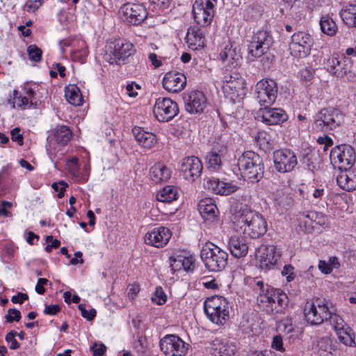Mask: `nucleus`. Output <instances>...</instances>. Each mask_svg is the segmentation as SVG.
Wrapping results in <instances>:
<instances>
[{"label":"nucleus","instance_id":"45","mask_svg":"<svg viewBox=\"0 0 356 356\" xmlns=\"http://www.w3.org/2000/svg\"><path fill=\"white\" fill-rule=\"evenodd\" d=\"M27 52L30 60L35 62H39L41 60L42 50L36 45L32 44L29 46L27 48Z\"/></svg>","mask_w":356,"mask_h":356},{"label":"nucleus","instance_id":"37","mask_svg":"<svg viewBox=\"0 0 356 356\" xmlns=\"http://www.w3.org/2000/svg\"><path fill=\"white\" fill-rule=\"evenodd\" d=\"M72 131L68 127L65 125L57 126L51 131V140H54L57 143L65 145L72 138Z\"/></svg>","mask_w":356,"mask_h":356},{"label":"nucleus","instance_id":"38","mask_svg":"<svg viewBox=\"0 0 356 356\" xmlns=\"http://www.w3.org/2000/svg\"><path fill=\"white\" fill-rule=\"evenodd\" d=\"M339 15L343 23L349 28H356V4L344 6Z\"/></svg>","mask_w":356,"mask_h":356},{"label":"nucleus","instance_id":"26","mask_svg":"<svg viewBox=\"0 0 356 356\" xmlns=\"http://www.w3.org/2000/svg\"><path fill=\"white\" fill-rule=\"evenodd\" d=\"M186 42L188 47L192 50L202 49L205 42L204 31L198 26L190 27L186 36Z\"/></svg>","mask_w":356,"mask_h":356},{"label":"nucleus","instance_id":"47","mask_svg":"<svg viewBox=\"0 0 356 356\" xmlns=\"http://www.w3.org/2000/svg\"><path fill=\"white\" fill-rule=\"evenodd\" d=\"M305 218H308L312 222H316L319 225H325L327 221V218L321 213L316 211H309L306 215H304Z\"/></svg>","mask_w":356,"mask_h":356},{"label":"nucleus","instance_id":"40","mask_svg":"<svg viewBox=\"0 0 356 356\" xmlns=\"http://www.w3.org/2000/svg\"><path fill=\"white\" fill-rule=\"evenodd\" d=\"M321 31L329 36H333L336 34L338 27L335 22L329 15L321 17L320 20Z\"/></svg>","mask_w":356,"mask_h":356},{"label":"nucleus","instance_id":"17","mask_svg":"<svg viewBox=\"0 0 356 356\" xmlns=\"http://www.w3.org/2000/svg\"><path fill=\"white\" fill-rule=\"evenodd\" d=\"M163 353L169 356L184 355L188 350V344L175 335H167L160 341Z\"/></svg>","mask_w":356,"mask_h":356},{"label":"nucleus","instance_id":"7","mask_svg":"<svg viewBox=\"0 0 356 356\" xmlns=\"http://www.w3.org/2000/svg\"><path fill=\"white\" fill-rule=\"evenodd\" d=\"M133 44L123 39L110 42L106 47L104 58L110 64L120 65L133 53Z\"/></svg>","mask_w":356,"mask_h":356},{"label":"nucleus","instance_id":"42","mask_svg":"<svg viewBox=\"0 0 356 356\" xmlns=\"http://www.w3.org/2000/svg\"><path fill=\"white\" fill-rule=\"evenodd\" d=\"M224 154H221L217 150L213 149V150L207 155L206 159L208 168L213 170H219L222 164L221 157Z\"/></svg>","mask_w":356,"mask_h":356},{"label":"nucleus","instance_id":"44","mask_svg":"<svg viewBox=\"0 0 356 356\" xmlns=\"http://www.w3.org/2000/svg\"><path fill=\"white\" fill-rule=\"evenodd\" d=\"M261 15V10L257 6H248L243 10V17L247 21H256Z\"/></svg>","mask_w":356,"mask_h":356},{"label":"nucleus","instance_id":"32","mask_svg":"<svg viewBox=\"0 0 356 356\" xmlns=\"http://www.w3.org/2000/svg\"><path fill=\"white\" fill-rule=\"evenodd\" d=\"M171 176V171L162 163H156L149 171L150 179L156 184L168 181Z\"/></svg>","mask_w":356,"mask_h":356},{"label":"nucleus","instance_id":"52","mask_svg":"<svg viewBox=\"0 0 356 356\" xmlns=\"http://www.w3.org/2000/svg\"><path fill=\"white\" fill-rule=\"evenodd\" d=\"M153 302L161 305L166 302V296L161 287H156L154 296L152 298Z\"/></svg>","mask_w":356,"mask_h":356},{"label":"nucleus","instance_id":"30","mask_svg":"<svg viewBox=\"0 0 356 356\" xmlns=\"http://www.w3.org/2000/svg\"><path fill=\"white\" fill-rule=\"evenodd\" d=\"M229 248L231 254L237 258L245 257L248 251V245L245 236L233 235L229 241Z\"/></svg>","mask_w":356,"mask_h":356},{"label":"nucleus","instance_id":"19","mask_svg":"<svg viewBox=\"0 0 356 356\" xmlns=\"http://www.w3.org/2000/svg\"><path fill=\"white\" fill-rule=\"evenodd\" d=\"M186 111L191 114L202 113L207 106L204 94L199 90H193L184 97Z\"/></svg>","mask_w":356,"mask_h":356},{"label":"nucleus","instance_id":"4","mask_svg":"<svg viewBox=\"0 0 356 356\" xmlns=\"http://www.w3.org/2000/svg\"><path fill=\"white\" fill-rule=\"evenodd\" d=\"M287 303L286 295L280 290L267 291L266 293H259L257 296L259 308L268 314L282 312Z\"/></svg>","mask_w":356,"mask_h":356},{"label":"nucleus","instance_id":"22","mask_svg":"<svg viewBox=\"0 0 356 356\" xmlns=\"http://www.w3.org/2000/svg\"><path fill=\"white\" fill-rule=\"evenodd\" d=\"M163 87L169 92L177 93L181 91L186 84V76L179 72H167L162 81Z\"/></svg>","mask_w":356,"mask_h":356},{"label":"nucleus","instance_id":"21","mask_svg":"<svg viewBox=\"0 0 356 356\" xmlns=\"http://www.w3.org/2000/svg\"><path fill=\"white\" fill-rule=\"evenodd\" d=\"M171 238V232L167 227H159L154 228L146 233L144 237L147 245L161 248L165 245Z\"/></svg>","mask_w":356,"mask_h":356},{"label":"nucleus","instance_id":"51","mask_svg":"<svg viewBox=\"0 0 356 356\" xmlns=\"http://www.w3.org/2000/svg\"><path fill=\"white\" fill-rule=\"evenodd\" d=\"M13 96L14 99H15V102L13 103V107L15 106V104H17V106L19 108L25 107L26 106H28L30 104V99L26 96H18V92L17 90L13 91Z\"/></svg>","mask_w":356,"mask_h":356},{"label":"nucleus","instance_id":"54","mask_svg":"<svg viewBox=\"0 0 356 356\" xmlns=\"http://www.w3.org/2000/svg\"><path fill=\"white\" fill-rule=\"evenodd\" d=\"M21 318V313L16 309H9L8 314L6 316V319L8 323H13L14 321L18 322Z\"/></svg>","mask_w":356,"mask_h":356},{"label":"nucleus","instance_id":"41","mask_svg":"<svg viewBox=\"0 0 356 356\" xmlns=\"http://www.w3.org/2000/svg\"><path fill=\"white\" fill-rule=\"evenodd\" d=\"M177 197V191L172 186H167L158 192L156 199L162 202H172Z\"/></svg>","mask_w":356,"mask_h":356},{"label":"nucleus","instance_id":"50","mask_svg":"<svg viewBox=\"0 0 356 356\" xmlns=\"http://www.w3.org/2000/svg\"><path fill=\"white\" fill-rule=\"evenodd\" d=\"M220 184L221 181L218 179L213 178L207 179L204 185L206 188L216 194H219L218 191H220Z\"/></svg>","mask_w":356,"mask_h":356},{"label":"nucleus","instance_id":"29","mask_svg":"<svg viewBox=\"0 0 356 356\" xmlns=\"http://www.w3.org/2000/svg\"><path fill=\"white\" fill-rule=\"evenodd\" d=\"M198 211L203 219L209 222H214L217 219L218 208L211 198L201 200L198 203Z\"/></svg>","mask_w":356,"mask_h":356},{"label":"nucleus","instance_id":"46","mask_svg":"<svg viewBox=\"0 0 356 356\" xmlns=\"http://www.w3.org/2000/svg\"><path fill=\"white\" fill-rule=\"evenodd\" d=\"M238 188V186L235 184L221 181L220 191H218V193L219 195H229L236 191Z\"/></svg>","mask_w":356,"mask_h":356},{"label":"nucleus","instance_id":"3","mask_svg":"<svg viewBox=\"0 0 356 356\" xmlns=\"http://www.w3.org/2000/svg\"><path fill=\"white\" fill-rule=\"evenodd\" d=\"M201 258L209 271L218 272L227 266L228 254L218 246L210 243L202 248Z\"/></svg>","mask_w":356,"mask_h":356},{"label":"nucleus","instance_id":"10","mask_svg":"<svg viewBox=\"0 0 356 356\" xmlns=\"http://www.w3.org/2000/svg\"><path fill=\"white\" fill-rule=\"evenodd\" d=\"M277 86L271 79H263L255 86L256 99L261 106H269L275 102L277 96Z\"/></svg>","mask_w":356,"mask_h":356},{"label":"nucleus","instance_id":"24","mask_svg":"<svg viewBox=\"0 0 356 356\" xmlns=\"http://www.w3.org/2000/svg\"><path fill=\"white\" fill-rule=\"evenodd\" d=\"M218 307V312L223 315H229V303L227 300L219 296L208 298L204 304V309L207 316H213L214 309Z\"/></svg>","mask_w":356,"mask_h":356},{"label":"nucleus","instance_id":"31","mask_svg":"<svg viewBox=\"0 0 356 356\" xmlns=\"http://www.w3.org/2000/svg\"><path fill=\"white\" fill-rule=\"evenodd\" d=\"M195 259L193 255L184 252L171 258L170 266L174 270L183 268L185 271H192L195 268Z\"/></svg>","mask_w":356,"mask_h":356},{"label":"nucleus","instance_id":"5","mask_svg":"<svg viewBox=\"0 0 356 356\" xmlns=\"http://www.w3.org/2000/svg\"><path fill=\"white\" fill-rule=\"evenodd\" d=\"M344 120L343 113L335 108L321 109L316 115L314 128L321 131H328L339 128Z\"/></svg>","mask_w":356,"mask_h":356},{"label":"nucleus","instance_id":"18","mask_svg":"<svg viewBox=\"0 0 356 356\" xmlns=\"http://www.w3.org/2000/svg\"><path fill=\"white\" fill-rule=\"evenodd\" d=\"M327 70L337 77H343L351 72L352 63L346 56L332 55L325 63Z\"/></svg>","mask_w":356,"mask_h":356},{"label":"nucleus","instance_id":"12","mask_svg":"<svg viewBox=\"0 0 356 356\" xmlns=\"http://www.w3.org/2000/svg\"><path fill=\"white\" fill-rule=\"evenodd\" d=\"M273 43L272 35L266 30H260L254 33L249 45V54L259 58L264 55Z\"/></svg>","mask_w":356,"mask_h":356},{"label":"nucleus","instance_id":"27","mask_svg":"<svg viewBox=\"0 0 356 356\" xmlns=\"http://www.w3.org/2000/svg\"><path fill=\"white\" fill-rule=\"evenodd\" d=\"M236 347L226 339L216 338L212 342L211 353L213 356H232Z\"/></svg>","mask_w":356,"mask_h":356},{"label":"nucleus","instance_id":"64","mask_svg":"<svg viewBox=\"0 0 356 356\" xmlns=\"http://www.w3.org/2000/svg\"><path fill=\"white\" fill-rule=\"evenodd\" d=\"M92 349L93 350V356H102L106 350V347L104 344H94Z\"/></svg>","mask_w":356,"mask_h":356},{"label":"nucleus","instance_id":"15","mask_svg":"<svg viewBox=\"0 0 356 356\" xmlns=\"http://www.w3.org/2000/svg\"><path fill=\"white\" fill-rule=\"evenodd\" d=\"M338 335L339 339L345 345L351 346L355 344L354 334L348 327H346L344 321L341 316L330 311L327 320Z\"/></svg>","mask_w":356,"mask_h":356},{"label":"nucleus","instance_id":"36","mask_svg":"<svg viewBox=\"0 0 356 356\" xmlns=\"http://www.w3.org/2000/svg\"><path fill=\"white\" fill-rule=\"evenodd\" d=\"M301 161L309 170L312 172L318 170L321 167L320 154L315 150H306Z\"/></svg>","mask_w":356,"mask_h":356},{"label":"nucleus","instance_id":"25","mask_svg":"<svg viewBox=\"0 0 356 356\" xmlns=\"http://www.w3.org/2000/svg\"><path fill=\"white\" fill-rule=\"evenodd\" d=\"M261 111V121L266 124L273 125L280 124L287 120V115L284 110L279 108L264 106Z\"/></svg>","mask_w":356,"mask_h":356},{"label":"nucleus","instance_id":"9","mask_svg":"<svg viewBox=\"0 0 356 356\" xmlns=\"http://www.w3.org/2000/svg\"><path fill=\"white\" fill-rule=\"evenodd\" d=\"M314 41L307 33L298 31L292 35L289 43V51L292 56L303 58L310 54Z\"/></svg>","mask_w":356,"mask_h":356},{"label":"nucleus","instance_id":"57","mask_svg":"<svg viewBox=\"0 0 356 356\" xmlns=\"http://www.w3.org/2000/svg\"><path fill=\"white\" fill-rule=\"evenodd\" d=\"M46 242L48 243L45 247V250L47 252H50L52 248H58L60 245V241L54 239L52 236H47L46 237Z\"/></svg>","mask_w":356,"mask_h":356},{"label":"nucleus","instance_id":"23","mask_svg":"<svg viewBox=\"0 0 356 356\" xmlns=\"http://www.w3.org/2000/svg\"><path fill=\"white\" fill-rule=\"evenodd\" d=\"M259 252L260 253L259 265L261 268L264 270L272 268L277 264L280 257L274 245L261 247Z\"/></svg>","mask_w":356,"mask_h":356},{"label":"nucleus","instance_id":"6","mask_svg":"<svg viewBox=\"0 0 356 356\" xmlns=\"http://www.w3.org/2000/svg\"><path fill=\"white\" fill-rule=\"evenodd\" d=\"M330 315L328 302L319 298L307 302L304 307V316L311 325H320L327 320Z\"/></svg>","mask_w":356,"mask_h":356},{"label":"nucleus","instance_id":"8","mask_svg":"<svg viewBox=\"0 0 356 356\" xmlns=\"http://www.w3.org/2000/svg\"><path fill=\"white\" fill-rule=\"evenodd\" d=\"M222 88L224 93L233 102L240 101L246 95L245 81L238 74L225 76Z\"/></svg>","mask_w":356,"mask_h":356},{"label":"nucleus","instance_id":"59","mask_svg":"<svg viewBox=\"0 0 356 356\" xmlns=\"http://www.w3.org/2000/svg\"><path fill=\"white\" fill-rule=\"evenodd\" d=\"M68 186L67 184L64 181H60L58 183H54L52 184V188L58 192V197L61 198L64 195V191Z\"/></svg>","mask_w":356,"mask_h":356},{"label":"nucleus","instance_id":"34","mask_svg":"<svg viewBox=\"0 0 356 356\" xmlns=\"http://www.w3.org/2000/svg\"><path fill=\"white\" fill-rule=\"evenodd\" d=\"M337 184L342 189L352 191L356 189V172L348 171L340 174L337 178Z\"/></svg>","mask_w":356,"mask_h":356},{"label":"nucleus","instance_id":"61","mask_svg":"<svg viewBox=\"0 0 356 356\" xmlns=\"http://www.w3.org/2000/svg\"><path fill=\"white\" fill-rule=\"evenodd\" d=\"M13 204L10 202L3 200L0 204V216L8 217L10 215L8 209H11Z\"/></svg>","mask_w":356,"mask_h":356},{"label":"nucleus","instance_id":"20","mask_svg":"<svg viewBox=\"0 0 356 356\" xmlns=\"http://www.w3.org/2000/svg\"><path fill=\"white\" fill-rule=\"evenodd\" d=\"M202 162L194 156L184 159L181 165V171L184 179L189 181H194L198 178L202 173Z\"/></svg>","mask_w":356,"mask_h":356},{"label":"nucleus","instance_id":"35","mask_svg":"<svg viewBox=\"0 0 356 356\" xmlns=\"http://www.w3.org/2000/svg\"><path fill=\"white\" fill-rule=\"evenodd\" d=\"M135 138L138 143L147 149H150L156 143V136L140 128H135L133 130Z\"/></svg>","mask_w":356,"mask_h":356},{"label":"nucleus","instance_id":"1","mask_svg":"<svg viewBox=\"0 0 356 356\" xmlns=\"http://www.w3.org/2000/svg\"><path fill=\"white\" fill-rule=\"evenodd\" d=\"M234 224L243 229L251 238H257L263 236L267 230L264 218L259 213L245 208L239 210L233 219Z\"/></svg>","mask_w":356,"mask_h":356},{"label":"nucleus","instance_id":"58","mask_svg":"<svg viewBox=\"0 0 356 356\" xmlns=\"http://www.w3.org/2000/svg\"><path fill=\"white\" fill-rule=\"evenodd\" d=\"M17 332L15 331H10L6 336V340L8 342H10L11 344L10 346V348L12 350L17 349L19 347V343L15 339Z\"/></svg>","mask_w":356,"mask_h":356},{"label":"nucleus","instance_id":"2","mask_svg":"<svg viewBox=\"0 0 356 356\" xmlns=\"http://www.w3.org/2000/svg\"><path fill=\"white\" fill-rule=\"evenodd\" d=\"M237 165L241 175L250 182H258L264 176L262 159L254 152H244L238 159Z\"/></svg>","mask_w":356,"mask_h":356},{"label":"nucleus","instance_id":"63","mask_svg":"<svg viewBox=\"0 0 356 356\" xmlns=\"http://www.w3.org/2000/svg\"><path fill=\"white\" fill-rule=\"evenodd\" d=\"M11 138L13 141L17 142L19 145L23 144V136L19 134V129L15 128L11 131Z\"/></svg>","mask_w":356,"mask_h":356},{"label":"nucleus","instance_id":"62","mask_svg":"<svg viewBox=\"0 0 356 356\" xmlns=\"http://www.w3.org/2000/svg\"><path fill=\"white\" fill-rule=\"evenodd\" d=\"M318 267L323 274H330L332 273V268L330 266L329 263L325 260H320Z\"/></svg>","mask_w":356,"mask_h":356},{"label":"nucleus","instance_id":"49","mask_svg":"<svg viewBox=\"0 0 356 356\" xmlns=\"http://www.w3.org/2000/svg\"><path fill=\"white\" fill-rule=\"evenodd\" d=\"M214 310V314H213V316H207L208 318L212 321L213 323L217 324V325H223L226 321L229 318V315H223L220 314L218 312V307L213 309Z\"/></svg>","mask_w":356,"mask_h":356},{"label":"nucleus","instance_id":"55","mask_svg":"<svg viewBox=\"0 0 356 356\" xmlns=\"http://www.w3.org/2000/svg\"><path fill=\"white\" fill-rule=\"evenodd\" d=\"M271 347L277 351L284 352L285 350L283 346V340L280 335H276L273 338Z\"/></svg>","mask_w":356,"mask_h":356},{"label":"nucleus","instance_id":"60","mask_svg":"<svg viewBox=\"0 0 356 356\" xmlns=\"http://www.w3.org/2000/svg\"><path fill=\"white\" fill-rule=\"evenodd\" d=\"M299 74L302 81H309L312 79L314 73L312 70L305 67L300 71Z\"/></svg>","mask_w":356,"mask_h":356},{"label":"nucleus","instance_id":"14","mask_svg":"<svg viewBox=\"0 0 356 356\" xmlns=\"http://www.w3.org/2000/svg\"><path fill=\"white\" fill-rule=\"evenodd\" d=\"M274 166L281 173L291 172L298 164L295 153L290 149L276 150L273 154Z\"/></svg>","mask_w":356,"mask_h":356},{"label":"nucleus","instance_id":"16","mask_svg":"<svg viewBox=\"0 0 356 356\" xmlns=\"http://www.w3.org/2000/svg\"><path fill=\"white\" fill-rule=\"evenodd\" d=\"M122 19L132 25H138L147 16L145 7L140 3H127L121 8Z\"/></svg>","mask_w":356,"mask_h":356},{"label":"nucleus","instance_id":"53","mask_svg":"<svg viewBox=\"0 0 356 356\" xmlns=\"http://www.w3.org/2000/svg\"><path fill=\"white\" fill-rule=\"evenodd\" d=\"M78 307L81 316L88 321H92L95 317L97 312L95 309L90 308L89 310H87L83 304L79 305Z\"/></svg>","mask_w":356,"mask_h":356},{"label":"nucleus","instance_id":"33","mask_svg":"<svg viewBox=\"0 0 356 356\" xmlns=\"http://www.w3.org/2000/svg\"><path fill=\"white\" fill-rule=\"evenodd\" d=\"M220 56L222 61L227 62V65L233 66L237 65L238 61L241 59L240 51L232 44L225 47L220 54Z\"/></svg>","mask_w":356,"mask_h":356},{"label":"nucleus","instance_id":"11","mask_svg":"<svg viewBox=\"0 0 356 356\" xmlns=\"http://www.w3.org/2000/svg\"><path fill=\"white\" fill-rule=\"evenodd\" d=\"M156 118L159 122H168L179 112L177 104L168 97H159L156 100L153 110Z\"/></svg>","mask_w":356,"mask_h":356},{"label":"nucleus","instance_id":"39","mask_svg":"<svg viewBox=\"0 0 356 356\" xmlns=\"http://www.w3.org/2000/svg\"><path fill=\"white\" fill-rule=\"evenodd\" d=\"M65 97L72 105L80 106L83 103V97L80 89L75 85H70L65 88Z\"/></svg>","mask_w":356,"mask_h":356},{"label":"nucleus","instance_id":"13","mask_svg":"<svg viewBox=\"0 0 356 356\" xmlns=\"http://www.w3.org/2000/svg\"><path fill=\"white\" fill-rule=\"evenodd\" d=\"M330 159L339 168H350L355 161L354 149L349 145L337 146L331 150Z\"/></svg>","mask_w":356,"mask_h":356},{"label":"nucleus","instance_id":"43","mask_svg":"<svg viewBox=\"0 0 356 356\" xmlns=\"http://www.w3.org/2000/svg\"><path fill=\"white\" fill-rule=\"evenodd\" d=\"M229 138V135L227 134H221L216 138L213 149L217 150L221 154H225L227 149Z\"/></svg>","mask_w":356,"mask_h":356},{"label":"nucleus","instance_id":"48","mask_svg":"<svg viewBox=\"0 0 356 356\" xmlns=\"http://www.w3.org/2000/svg\"><path fill=\"white\" fill-rule=\"evenodd\" d=\"M277 329L280 332L290 334L293 331V327L291 319L285 318L278 322Z\"/></svg>","mask_w":356,"mask_h":356},{"label":"nucleus","instance_id":"56","mask_svg":"<svg viewBox=\"0 0 356 356\" xmlns=\"http://www.w3.org/2000/svg\"><path fill=\"white\" fill-rule=\"evenodd\" d=\"M293 270L294 268L291 265H285L282 270V275L286 277L288 282L293 280L296 277Z\"/></svg>","mask_w":356,"mask_h":356},{"label":"nucleus","instance_id":"28","mask_svg":"<svg viewBox=\"0 0 356 356\" xmlns=\"http://www.w3.org/2000/svg\"><path fill=\"white\" fill-rule=\"evenodd\" d=\"M193 15L195 21L201 26H207L212 22L213 15L203 8V0H196L193 6Z\"/></svg>","mask_w":356,"mask_h":356}]
</instances>
